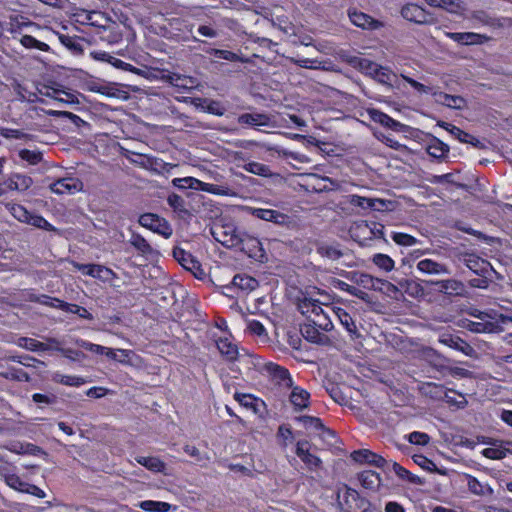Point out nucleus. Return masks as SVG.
Instances as JSON below:
<instances>
[{
    "instance_id": "48",
    "label": "nucleus",
    "mask_w": 512,
    "mask_h": 512,
    "mask_svg": "<svg viewBox=\"0 0 512 512\" xmlns=\"http://www.w3.org/2000/svg\"><path fill=\"white\" fill-rule=\"evenodd\" d=\"M392 469L395 472V474L403 480H406L413 484H421L422 483L419 476L410 473L407 469H405L398 463H393Z\"/></svg>"
},
{
    "instance_id": "52",
    "label": "nucleus",
    "mask_w": 512,
    "mask_h": 512,
    "mask_svg": "<svg viewBox=\"0 0 512 512\" xmlns=\"http://www.w3.org/2000/svg\"><path fill=\"white\" fill-rule=\"evenodd\" d=\"M391 238L396 244L406 247L414 246L418 243V239L414 236L402 232H392Z\"/></svg>"
},
{
    "instance_id": "2",
    "label": "nucleus",
    "mask_w": 512,
    "mask_h": 512,
    "mask_svg": "<svg viewBox=\"0 0 512 512\" xmlns=\"http://www.w3.org/2000/svg\"><path fill=\"white\" fill-rule=\"evenodd\" d=\"M357 67L362 73L370 76L381 84L391 86L392 80L395 77V74L389 68L380 66L367 58H360L357 61Z\"/></svg>"
},
{
    "instance_id": "22",
    "label": "nucleus",
    "mask_w": 512,
    "mask_h": 512,
    "mask_svg": "<svg viewBox=\"0 0 512 512\" xmlns=\"http://www.w3.org/2000/svg\"><path fill=\"white\" fill-rule=\"evenodd\" d=\"M416 268L421 273L429 275H444L450 273L447 265L428 258L420 260Z\"/></svg>"
},
{
    "instance_id": "28",
    "label": "nucleus",
    "mask_w": 512,
    "mask_h": 512,
    "mask_svg": "<svg viewBox=\"0 0 512 512\" xmlns=\"http://www.w3.org/2000/svg\"><path fill=\"white\" fill-rule=\"evenodd\" d=\"M359 481L362 486L366 489L376 490L381 485V477L380 475L372 470H366L359 474Z\"/></svg>"
},
{
    "instance_id": "57",
    "label": "nucleus",
    "mask_w": 512,
    "mask_h": 512,
    "mask_svg": "<svg viewBox=\"0 0 512 512\" xmlns=\"http://www.w3.org/2000/svg\"><path fill=\"white\" fill-rule=\"evenodd\" d=\"M277 437L281 440V444L286 447L293 441V433L289 426L281 425L277 431Z\"/></svg>"
},
{
    "instance_id": "61",
    "label": "nucleus",
    "mask_w": 512,
    "mask_h": 512,
    "mask_svg": "<svg viewBox=\"0 0 512 512\" xmlns=\"http://www.w3.org/2000/svg\"><path fill=\"white\" fill-rule=\"evenodd\" d=\"M355 281L364 288L371 289L375 287V282H380L381 280L376 279L369 274L360 273L357 278H355Z\"/></svg>"
},
{
    "instance_id": "27",
    "label": "nucleus",
    "mask_w": 512,
    "mask_h": 512,
    "mask_svg": "<svg viewBox=\"0 0 512 512\" xmlns=\"http://www.w3.org/2000/svg\"><path fill=\"white\" fill-rule=\"evenodd\" d=\"M296 421L302 423L304 428L306 429H313L316 431H323L324 434L334 436L333 432L330 429L325 428L324 424L322 423L321 419L318 417L303 415L296 417Z\"/></svg>"
},
{
    "instance_id": "53",
    "label": "nucleus",
    "mask_w": 512,
    "mask_h": 512,
    "mask_svg": "<svg viewBox=\"0 0 512 512\" xmlns=\"http://www.w3.org/2000/svg\"><path fill=\"white\" fill-rule=\"evenodd\" d=\"M56 35L60 41V43L65 46L67 49L73 52H82L81 44L78 43L74 37L69 35L61 34L56 32Z\"/></svg>"
},
{
    "instance_id": "18",
    "label": "nucleus",
    "mask_w": 512,
    "mask_h": 512,
    "mask_svg": "<svg viewBox=\"0 0 512 512\" xmlns=\"http://www.w3.org/2000/svg\"><path fill=\"white\" fill-rule=\"evenodd\" d=\"M237 122L251 127L271 126L272 118L266 113H243L238 116Z\"/></svg>"
},
{
    "instance_id": "51",
    "label": "nucleus",
    "mask_w": 512,
    "mask_h": 512,
    "mask_svg": "<svg viewBox=\"0 0 512 512\" xmlns=\"http://www.w3.org/2000/svg\"><path fill=\"white\" fill-rule=\"evenodd\" d=\"M167 202L175 212L179 214H188V210L185 207V201L178 194H170L167 198Z\"/></svg>"
},
{
    "instance_id": "54",
    "label": "nucleus",
    "mask_w": 512,
    "mask_h": 512,
    "mask_svg": "<svg viewBox=\"0 0 512 512\" xmlns=\"http://www.w3.org/2000/svg\"><path fill=\"white\" fill-rule=\"evenodd\" d=\"M469 330L475 333H491L495 329V324L491 322H471L468 325Z\"/></svg>"
},
{
    "instance_id": "36",
    "label": "nucleus",
    "mask_w": 512,
    "mask_h": 512,
    "mask_svg": "<svg viewBox=\"0 0 512 512\" xmlns=\"http://www.w3.org/2000/svg\"><path fill=\"white\" fill-rule=\"evenodd\" d=\"M437 101L453 109H462L465 106V100L461 96L449 95L442 92L437 94Z\"/></svg>"
},
{
    "instance_id": "25",
    "label": "nucleus",
    "mask_w": 512,
    "mask_h": 512,
    "mask_svg": "<svg viewBox=\"0 0 512 512\" xmlns=\"http://www.w3.org/2000/svg\"><path fill=\"white\" fill-rule=\"evenodd\" d=\"M219 352L229 361H234L238 357V348L229 338H219L216 341Z\"/></svg>"
},
{
    "instance_id": "59",
    "label": "nucleus",
    "mask_w": 512,
    "mask_h": 512,
    "mask_svg": "<svg viewBox=\"0 0 512 512\" xmlns=\"http://www.w3.org/2000/svg\"><path fill=\"white\" fill-rule=\"evenodd\" d=\"M295 64L302 68L307 69H324L322 62L318 59L300 58L294 60Z\"/></svg>"
},
{
    "instance_id": "46",
    "label": "nucleus",
    "mask_w": 512,
    "mask_h": 512,
    "mask_svg": "<svg viewBox=\"0 0 512 512\" xmlns=\"http://www.w3.org/2000/svg\"><path fill=\"white\" fill-rule=\"evenodd\" d=\"M0 375L9 380H16V381H24L28 382L30 380L29 374L20 368H7L4 371L0 372Z\"/></svg>"
},
{
    "instance_id": "6",
    "label": "nucleus",
    "mask_w": 512,
    "mask_h": 512,
    "mask_svg": "<svg viewBox=\"0 0 512 512\" xmlns=\"http://www.w3.org/2000/svg\"><path fill=\"white\" fill-rule=\"evenodd\" d=\"M251 213L254 217H256L258 219L272 222L281 227L289 228L293 224V220L289 215L282 213L278 210L265 209V208H252Z\"/></svg>"
},
{
    "instance_id": "42",
    "label": "nucleus",
    "mask_w": 512,
    "mask_h": 512,
    "mask_svg": "<svg viewBox=\"0 0 512 512\" xmlns=\"http://www.w3.org/2000/svg\"><path fill=\"white\" fill-rule=\"evenodd\" d=\"M18 40L21 45L27 49L35 48L44 52L50 51V46L48 44L37 40L31 35H23Z\"/></svg>"
},
{
    "instance_id": "19",
    "label": "nucleus",
    "mask_w": 512,
    "mask_h": 512,
    "mask_svg": "<svg viewBox=\"0 0 512 512\" xmlns=\"http://www.w3.org/2000/svg\"><path fill=\"white\" fill-rule=\"evenodd\" d=\"M319 330L321 329L309 321L300 327V332L307 341L321 345L328 343L329 338Z\"/></svg>"
},
{
    "instance_id": "3",
    "label": "nucleus",
    "mask_w": 512,
    "mask_h": 512,
    "mask_svg": "<svg viewBox=\"0 0 512 512\" xmlns=\"http://www.w3.org/2000/svg\"><path fill=\"white\" fill-rule=\"evenodd\" d=\"M338 502L343 512H364L367 508V501L347 486L339 490Z\"/></svg>"
},
{
    "instance_id": "20",
    "label": "nucleus",
    "mask_w": 512,
    "mask_h": 512,
    "mask_svg": "<svg viewBox=\"0 0 512 512\" xmlns=\"http://www.w3.org/2000/svg\"><path fill=\"white\" fill-rule=\"evenodd\" d=\"M351 458L355 462H358L361 464L366 463V464L374 465L376 467H382L385 464V459L382 456H380L368 449H360V450L353 451L351 453Z\"/></svg>"
},
{
    "instance_id": "7",
    "label": "nucleus",
    "mask_w": 512,
    "mask_h": 512,
    "mask_svg": "<svg viewBox=\"0 0 512 512\" xmlns=\"http://www.w3.org/2000/svg\"><path fill=\"white\" fill-rule=\"evenodd\" d=\"M427 284L433 287L434 291L447 296H462L465 293V285L457 279L430 280Z\"/></svg>"
},
{
    "instance_id": "31",
    "label": "nucleus",
    "mask_w": 512,
    "mask_h": 512,
    "mask_svg": "<svg viewBox=\"0 0 512 512\" xmlns=\"http://www.w3.org/2000/svg\"><path fill=\"white\" fill-rule=\"evenodd\" d=\"M135 460L138 464L144 466L152 472L163 473L166 468L165 463L157 457L137 456Z\"/></svg>"
},
{
    "instance_id": "11",
    "label": "nucleus",
    "mask_w": 512,
    "mask_h": 512,
    "mask_svg": "<svg viewBox=\"0 0 512 512\" xmlns=\"http://www.w3.org/2000/svg\"><path fill=\"white\" fill-rule=\"evenodd\" d=\"M165 78L171 86L177 88L180 92H190L200 86L199 81L192 76L169 73Z\"/></svg>"
},
{
    "instance_id": "30",
    "label": "nucleus",
    "mask_w": 512,
    "mask_h": 512,
    "mask_svg": "<svg viewBox=\"0 0 512 512\" xmlns=\"http://www.w3.org/2000/svg\"><path fill=\"white\" fill-rule=\"evenodd\" d=\"M0 475L4 479L5 483L12 489L25 493L27 482L23 481L17 474L0 470Z\"/></svg>"
},
{
    "instance_id": "49",
    "label": "nucleus",
    "mask_w": 512,
    "mask_h": 512,
    "mask_svg": "<svg viewBox=\"0 0 512 512\" xmlns=\"http://www.w3.org/2000/svg\"><path fill=\"white\" fill-rule=\"evenodd\" d=\"M26 224L32 225L34 227L46 231H56V228L51 223H49L44 217H42L41 215L32 214L31 212Z\"/></svg>"
},
{
    "instance_id": "39",
    "label": "nucleus",
    "mask_w": 512,
    "mask_h": 512,
    "mask_svg": "<svg viewBox=\"0 0 512 512\" xmlns=\"http://www.w3.org/2000/svg\"><path fill=\"white\" fill-rule=\"evenodd\" d=\"M4 206L15 219L22 223H27L30 212L24 206L11 202L5 203Z\"/></svg>"
},
{
    "instance_id": "4",
    "label": "nucleus",
    "mask_w": 512,
    "mask_h": 512,
    "mask_svg": "<svg viewBox=\"0 0 512 512\" xmlns=\"http://www.w3.org/2000/svg\"><path fill=\"white\" fill-rule=\"evenodd\" d=\"M139 224L164 238L168 239L173 233V229L167 220L159 217L157 214L145 213L139 217Z\"/></svg>"
},
{
    "instance_id": "34",
    "label": "nucleus",
    "mask_w": 512,
    "mask_h": 512,
    "mask_svg": "<svg viewBox=\"0 0 512 512\" xmlns=\"http://www.w3.org/2000/svg\"><path fill=\"white\" fill-rule=\"evenodd\" d=\"M52 381L55 383L72 387H79L85 383V380L82 377L74 375H65L60 372L53 373Z\"/></svg>"
},
{
    "instance_id": "21",
    "label": "nucleus",
    "mask_w": 512,
    "mask_h": 512,
    "mask_svg": "<svg viewBox=\"0 0 512 512\" xmlns=\"http://www.w3.org/2000/svg\"><path fill=\"white\" fill-rule=\"evenodd\" d=\"M73 266L82 272L84 275H88L94 278L106 279L112 274V270L99 265V264H80L73 262Z\"/></svg>"
},
{
    "instance_id": "15",
    "label": "nucleus",
    "mask_w": 512,
    "mask_h": 512,
    "mask_svg": "<svg viewBox=\"0 0 512 512\" xmlns=\"http://www.w3.org/2000/svg\"><path fill=\"white\" fill-rule=\"evenodd\" d=\"M447 36L461 45H477L486 42L489 38L486 35L474 32H450Z\"/></svg>"
},
{
    "instance_id": "38",
    "label": "nucleus",
    "mask_w": 512,
    "mask_h": 512,
    "mask_svg": "<svg viewBox=\"0 0 512 512\" xmlns=\"http://www.w3.org/2000/svg\"><path fill=\"white\" fill-rule=\"evenodd\" d=\"M90 56L97 61L109 62L112 63L115 67H123L126 70L131 67L130 64L123 62L120 59L112 57L109 53L105 51H92L90 52Z\"/></svg>"
},
{
    "instance_id": "37",
    "label": "nucleus",
    "mask_w": 512,
    "mask_h": 512,
    "mask_svg": "<svg viewBox=\"0 0 512 512\" xmlns=\"http://www.w3.org/2000/svg\"><path fill=\"white\" fill-rule=\"evenodd\" d=\"M426 3L432 7H439L447 10L450 13H458L462 9V2L460 0H425Z\"/></svg>"
},
{
    "instance_id": "40",
    "label": "nucleus",
    "mask_w": 512,
    "mask_h": 512,
    "mask_svg": "<svg viewBox=\"0 0 512 512\" xmlns=\"http://www.w3.org/2000/svg\"><path fill=\"white\" fill-rule=\"evenodd\" d=\"M427 152L434 158H442L449 152V147L437 138H433L427 146Z\"/></svg>"
},
{
    "instance_id": "33",
    "label": "nucleus",
    "mask_w": 512,
    "mask_h": 512,
    "mask_svg": "<svg viewBox=\"0 0 512 512\" xmlns=\"http://www.w3.org/2000/svg\"><path fill=\"white\" fill-rule=\"evenodd\" d=\"M194 190H199L203 192H207L214 195L227 196L230 195V189L228 187L219 186L211 183L203 182L199 179H196V185L194 186Z\"/></svg>"
},
{
    "instance_id": "1",
    "label": "nucleus",
    "mask_w": 512,
    "mask_h": 512,
    "mask_svg": "<svg viewBox=\"0 0 512 512\" xmlns=\"http://www.w3.org/2000/svg\"><path fill=\"white\" fill-rule=\"evenodd\" d=\"M335 306L325 305L316 299H304L299 304L300 312L306 316L307 321L312 322L323 331H331L333 329V322L331 319V309Z\"/></svg>"
},
{
    "instance_id": "13",
    "label": "nucleus",
    "mask_w": 512,
    "mask_h": 512,
    "mask_svg": "<svg viewBox=\"0 0 512 512\" xmlns=\"http://www.w3.org/2000/svg\"><path fill=\"white\" fill-rule=\"evenodd\" d=\"M332 314L338 319L339 323L345 328L352 339L360 337L356 323L352 316L343 308L335 306L331 309Z\"/></svg>"
},
{
    "instance_id": "9",
    "label": "nucleus",
    "mask_w": 512,
    "mask_h": 512,
    "mask_svg": "<svg viewBox=\"0 0 512 512\" xmlns=\"http://www.w3.org/2000/svg\"><path fill=\"white\" fill-rule=\"evenodd\" d=\"M295 452L309 470L315 471L321 467V459L310 453V443L307 440H299Z\"/></svg>"
},
{
    "instance_id": "47",
    "label": "nucleus",
    "mask_w": 512,
    "mask_h": 512,
    "mask_svg": "<svg viewBox=\"0 0 512 512\" xmlns=\"http://www.w3.org/2000/svg\"><path fill=\"white\" fill-rule=\"evenodd\" d=\"M105 355L113 360H116L120 363L127 364L131 360V355L133 352L125 349H117L113 350L111 348H107Z\"/></svg>"
},
{
    "instance_id": "35",
    "label": "nucleus",
    "mask_w": 512,
    "mask_h": 512,
    "mask_svg": "<svg viewBox=\"0 0 512 512\" xmlns=\"http://www.w3.org/2000/svg\"><path fill=\"white\" fill-rule=\"evenodd\" d=\"M257 285V281L248 275H235L231 282V287H236L244 291H252Z\"/></svg>"
},
{
    "instance_id": "14",
    "label": "nucleus",
    "mask_w": 512,
    "mask_h": 512,
    "mask_svg": "<svg viewBox=\"0 0 512 512\" xmlns=\"http://www.w3.org/2000/svg\"><path fill=\"white\" fill-rule=\"evenodd\" d=\"M265 370L275 381H277V383L280 386L284 388L292 387V377L289 371L284 367H281L275 363L270 362L265 365Z\"/></svg>"
},
{
    "instance_id": "64",
    "label": "nucleus",
    "mask_w": 512,
    "mask_h": 512,
    "mask_svg": "<svg viewBox=\"0 0 512 512\" xmlns=\"http://www.w3.org/2000/svg\"><path fill=\"white\" fill-rule=\"evenodd\" d=\"M21 159L28 161L31 164H37L41 160V154L28 149H23L19 152Z\"/></svg>"
},
{
    "instance_id": "16",
    "label": "nucleus",
    "mask_w": 512,
    "mask_h": 512,
    "mask_svg": "<svg viewBox=\"0 0 512 512\" xmlns=\"http://www.w3.org/2000/svg\"><path fill=\"white\" fill-rule=\"evenodd\" d=\"M368 114L372 121L388 127L394 131L403 132L407 128L406 125L394 120L389 115L377 109L368 110Z\"/></svg>"
},
{
    "instance_id": "32",
    "label": "nucleus",
    "mask_w": 512,
    "mask_h": 512,
    "mask_svg": "<svg viewBox=\"0 0 512 512\" xmlns=\"http://www.w3.org/2000/svg\"><path fill=\"white\" fill-rule=\"evenodd\" d=\"M140 509L148 512H169L172 508L175 510L176 507H173L171 504L163 501H154V500H144L138 503L137 505Z\"/></svg>"
},
{
    "instance_id": "26",
    "label": "nucleus",
    "mask_w": 512,
    "mask_h": 512,
    "mask_svg": "<svg viewBox=\"0 0 512 512\" xmlns=\"http://www.w3.org/2000/svg\"><path fill=\"white\" fill-rule=\"evenodd\" d=\"M467 486L471 493L478 496H492L494 491L487 483L480 482L472 475H466Z\"/></svg>"
},
{
    "instance_id": "56",
    "label": "nucleus",
    "mask_w": 512,
    "mask_h": 512,
    "mask_svg": "<svg viewBox=\"0 0 512 512\" xmlns=\"http://www.w3.org/2000/svg\"><path fill=\"white\" fill-rule=\"evenodd\" d=\"M76 344L79 347L84 348L85 350H88V351L96 353V354H105V352L107 350V347H104V346H101L98 344H94V343L88 342L83 339H77Z\"/></svg>"
},
{
    "instance_id": "8",
    "label": "nucleus",
    "mask_w": 512,
    "mask_h": 512,
    "mask_svg": "<svg viewBox=\"0 0 512 512\" xmlns=\"http://www.w3.org/2000/svg\"><path fill=\"white\" fill-rule=\"evenodd\" d=\"M49 188L58 195H73L83 189V182L76 177H65L50 184Z\"/></svg>"
},
{
    "instance_id": "55",
    "label": "nucleus",
    "mask_w": 512,
    "mask_h": 512,
    "mask_svg": "<svg viewBox=\"0 0 512 512\" xmlns=\"http://www.w3.org/2000/svg\"><path fill=\"white\" fill-rule=\"evenodd\" d=\"M32 301L37 302L41 305L56 308V309H59L58 304H61V302H62V300L55 298V297L48 296V295L35 296L34 298H32Z\"/></svg>"
},
{
    "instance_id": "62",
    "label": "nucleus",
    "mask_w": 512,
    "mask_h": 512,
    "mask_svg": "<svg viewBox=\"0 0 512 512\" xmlns=\"http://www.w3.org/2000/svg\"><path fill=\"white\" fill-rule=\"evenodd\" d=\"M173 186L179 189L191 188L194 189L196 185V178L194 177H184V178H174L172 180Z\"/></svg>"
},
{
    "instance_id": "50",
    "label": "nucleus",
    "mask_w": 512,
    "mask_h": 512,
    "mask_svg": "<svg viewBox=\"0 0 512 512\" xmlns=\"http://www.w3.org/2000/svg\"><path fill=\"white\" fill-rule=\"evenodd\" d=\"M208 53L215 56L216 58L227 60L230 62H246V60L241 58L238 54L228 50L210 49Z\"/></svg>"
},
{
    "instance_id": "44",
    "label": "nucleus",
    "mask_w": 512,
    "mask_h": 512,
    "mask_svg": "<svg viewBox=\"0 0 512 512\" xmlns=\"http://www.w3.org/2000/svg\"><path fill=\"white\" fill-rule=\"evenodd\" d=\"M129 243L141 254H150L152 252L151 245L140 234L132 233Z\"/></svg>"
},
{
    "instance_id": "5",
    "label": "nucleus",
    "mask_w": 512,
    "mask_h": 512,
    "mask_svg": "<svg viewBox=\"0 0 512 512\" xmlns=\"http://www.w3.org/2000/svg\"><path fill=\"white\" fill-rule=\"evenodd\" d=\"M173 256L175 260L186 270L192 272V274L198 278L203 279L206 275L205 271L201 267L200 262L189 252L175 248L173 250Z\"/></svg>"
},
{
    "instance_id": "43",
    "label": "nucleus",
    "mask_w": 512,
    "mask_h": 512,
    "mask_svg": "<svg viewBox=\"0 0 512 512\" xmlns=\"http://www.w3.org/2000/svg\"><path fill=\"white\" fill-rule=\"evenodd\" d=\"M243 168L245 171L255 174V175H258V176H262V177H271L272 176V172H271L269 166L259 163V162L251 161L249 163H246L243 166Z\"/></svg>"
},
{
    "instance_id": "63",
    "label": "nucleus",
    "mask_w": 512,
    "mask_h": 512,
    "mask_svg": "<svg viewBox=\"0 0 512 512\" xmlns=\"http://www.w3.org/2000/svg\"><path fill=\"white\" fill-rule=\"evenodd\" d=\"M319 252L331 260H337L343 255V253L336 246L320 247Z\"/></svg>"
},
{
    "instance_id": "23",
    "label": "nucleus",
    "mask_w": 512,
    "mask_h": 512,
    "mask_svg": "<svg viewBox=\"0 0 512 512\" xmlns=\"http://www.w3.org/2000/svg\"><path fill=\"white\" fill-rule=\"evenodd\" d=\"M404 19L417 24L428 22V15L425 10L416 4H407L401 10Z\"/></svg>"
},
{
    "instance_id": "29",
    "label": "nucleus",
    "mask_w": 512,
    "mask_h": 512,
    "mask_svg": "<svg viewBox=\"0 0 512 512\" xmlns=\"http://www.w3.org/2000/svg\"><path fill=\"white\" fill-rule=\"evenodd\" d=\"M441 126L444 127L452 136L457 138L460 142L469 143L473 146H477L479 140L474 136L462 131L459 127H456L452 124L442 122Z\"/></svg>"
},
{
    "instance_id": "58",
    "label": "nucleus",
    "mask_w": 512,
    "mask_h": 512,
    "mask_svg": "<svg viewBox=\"0 0 512 512\" xmlns=\"http://www.w3.org/2000/svg\"><path fill=\"white\" fill-rule=\"evenodd\" d=\"M0 135L6 139H26L27 134L22 130L0 127Z\"/></svg>"
},
{
    "instance_id": "45",
    "label": "nucleus",
    "mask_w": 512,
    "mask_h": 512,
    "mask_svg": "<svg viewBox=\"0 0 512 512\" xmlns=\"http://www.w3.org/2000/svg\"><path fill=\"white\" fill-rule=\"evenodd\" d=\"M372 262L378 268L384 270L385 272H390L395 267L394 260L387 254H383V253H377V254L373 255Z\"/></svg>"
},
{
    "instance_id": "17",
    "label": "nucleus",
    "mask_w": 512,
    "mask_h": 512,
    "mask_svg": "<svg viewBox=\"0 0 512 512\" xmlns=\"http://www.w3.org/2000/svg\"><path fill=\"white\" fill-rule=\"evenodd\" d=\"M289 400L295 411H302L308 408L310 404V393L300 386L292 384Z\"/></svg>"
},
{
    "instance_id": "12",
    "label": "nucleus",
    "mask_w": 512,
    "mask_h": 512,
    "mask_svg": "<svg viewBox=\"0 0 512 512\" xmlns=\"http://www.w3.org/2000/svg\"><path fill=\"white\" fill-rule=\"evenodd\" d=\"M350 21L357 27L366 30H378L383 27V23L379 20L372 18L370 15L352 10L348 13Z\"/></svg>"
},
{
    "instance_id": "24",
    "label": "nucleus",
    "mask_w": 512,
    "mask_h": 512,
    "mask_svg": "<svg viewBox=\"0 0 512 512\" xmlns=\"http://www.w3.org/2000/svg\"><path fill=\"white\" fill-rule=\"evenodd\" d=\"M5 184L9 190L23 192L32 186L33 180L27 175L16 173L13 174L8 180H6Z\"/></svg>"
},
{
    "instance_id": "10",
    "label": "nucleus",
    "mask_w": 512,
    "mask_h": 512,
    "mask_svg": "<svg viewBox=\"0 0 512 512\" xmlns=\"http://www.w3.org/2000/svg\"><path fill=\"white\" fill-rule=\"evenodd\" d=\"M439 342L447 347L455 349L466 356L473 357L475 349L459 336L451 333H442L439 335Z\"/></svg>"
},
{
    "instance_id": "41",
    "label": "nucleus",
    "mask_w": 512,
    "mask_h": 512,
    "mask_svg": "<svg viewBox=\"0 0 512 512\" xmlns=\"http://www.w3.org/2000/svg\"><path fill=\"white\" fill-rule=\"evenodd\" d=\"M17 344L19 347L29 351H47L49 349L45 343L28 337L19 338Z\"/></svg>"
},
{
    "instance_id": "60",
    "label": "nucleus",
    "mask_w": 512,
    "mask_h": 512,
    "mask_svg": "<svg viewBox=\"0 0 512 512\" xmlns=\"http://www.w3.org/2000/svg\"><path fill=\"white\" fill-rule=\"evenodd\" d=\"M408 440L412 444L423 446V445L428 444L430 437L428 434H426L424 432L414 431L408 435Z\"/></svg>"
}]
</instances>
